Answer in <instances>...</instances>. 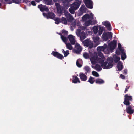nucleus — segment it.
I'll use <instances>...</instances> for the list:
<instances>
[{
	"label": "nucleus",
	"instance_id": "nucleus-1",
	"mask_svg": "<svg viewBox=\"0 0 134 134\" xmlns=\"http://www.w3.org/2000/svg\"><path fill=\"white\" fill-rule=\"evenodd\" d=\"M105 45V44H104L103 46L98 47L97 48V50L98 51V54L100 57L98 58L97 56L93 57L90 58V60L92 64L96 63H99L101 64V66L103 68L108 69L113 67V59L111 57H109L107 59V62H104L105 59L100 51L103 52Z\"/></svg>",
	"mask_w": 134,
	"mask_h": 134
},
{
	"label": "nucleus",
	"instance_id": "nucleus-2",
	"mask_svg": "<svg viewBox=\"0 0 134 134\" xmlns=\"http://www.w3.org/2000/svg\"><path fill=\"white\" fill-rule=\"evenodd\" d=\"M55 5L56 7L57 12L58 15L60 16L64 12V15L66 17L68 21L71 22L72 26L75 27L76 25V21L71 14L65 10L64 8L61 7L58 3H55Z\"/></svg>",
	"mask_w": 134,
	"mask_h": 134
},
{
	"label": "nucleus",
	"instance_id": "nucleus-3",
	"mask_svg": "<svg viewBox=\"0 0 134 134\" xmlns=\"http://www.w3.org/2000/svg\"><path fill=\"white\" fill-rule=\"evenodd\" d=\"M116 42L115 41L113 40L109 44L108 47L105 46L103 52L105 54H108L109 52H112L116 46Z\"/></svg>",
	"mask_w": 134,
	"mask_h": 134
},
{
	"label": "nucleus",
	"instance_id": "nucleus-4",
	"mask_svg": "<svg viewBox=\"0 0 134 134\" xmlns=\"http://www.w3.org/2000/svg\"><path fill=\"white\" fill-rule=\"evenodd\" d=\"M93 14L91 13L89 15V14H85L82 17V19L83 21H85L84 25L86 26L90 25L92 20L94 19Z\"/></svg>",
	"mask_w": 134,
	"mask_h": 134
},
{
	"label": "nucleus",
	"instance_id": "nucleus-5",
	"mask_svg": "<svg viewBox=\"0 0 134 134\" xmlns=\"http://www.w3.org/2000/svg\"><path fill=\"white\" fill-rule=\"evenodd\" d=\"M85 28L83 26H80L79 27L76 32L77 35L80 37L81 40H83L86 38V34L85 32L82 31L83 30H84Z\"/></svg>",
	"mask_w": 134,
	"mask_h": 134
},
{
	"label": "nucleus",
	"instance_id": "nucleus-6",
	"mask_svg": "<svg viewBox=\"0 0 134 134\" xmlns=\"http://www.w3.org/2000/svg\"><path fill=\"white\" fill-rule=\"evenodd\" d=\"M112 37V33L108 32L104 33L102 35V38L105 41H107L108 39H111Z\"/></svg>",
	"mask_w": 134,
	"mask_h": 134
},
{
	"label": "nucleus",
	"instance_id": "nucleus-7",
	"mask_svg": "<svg viewBox=\"0 0 134 134\" xmlns=\"http://www.w3.org/2000/svg\"><path fill=\"white\" fill-rule=\"evenodd\" d=\"M93 30L94 34H97L98 32L99 35L101 34L103 31V28L97 26H95L93 28Z\"/></svg>",
	"mask_w": 134,
	"mask_h": 134
},
{
	"label": "nucleus",
	"instance_id": "nucleus-8",
	"mask_svg": "<svg viewBox=\"0 0 134 134\" xmlns=\"http://www.w3.org/2000/svg\"><path fill=\"white\" fill-rule=\"evenodd\" d=\"M81 4V1L78 0H76L73 3L70 5V7L75 10H76L79 8Z\"/></svg>",
	"mask_w": 134,
	"mask_h": 134
},
{
	"label": "nucleus",
	"instance_id": "nucleus-9",
	"mask_svg": "<svg viewBox=\"0 0 134 134\" xmlns=\"http://www.w3.org/2000/svg\"><path fill=\"white\" fill-rule=\"evenodd\" d=\"M75 44V47L73 50V52L77 54L79 53L82 50V48L79 44L76 43Z\"/></svg>",
	"mask_w": 134,
	"mask_h": 134
},
{
	"label": "nucleus",
	"instance_id": "nucleus-10",
	"mask_svg": "<svg viewBox=\"0 0 134 134\" xmlns=\"http://www.w3.org/2000/svg\"><path fill=\"white\" fill-rule=\"evenodd\" d=\"M61 37L62 41L65 43L67 48L70 50H72L73 47L71 44L70 43H66L67 40V38L63 35H61Z\"/></svg>",
	"mask_w": 134,
	"mask_h": 134
},
{
	"label": "nucleus",
	"instance_id": "nucleus-11",
	"mask_svg": "<svg viewBox=\"0 0 134 134\" xmlns=\"http://www.w3.org/2000/svg\"><path fill=\"white\" fill-rule=\"evenodd\" d=\"M83 43L84 46L89 47L90 48H92L93 47V43L91 40L88 39H86L83 41Z\"/></svg>",
	"mask_w": 134,
	"mask_h": 134
},
{
	"label": "nucleus",
	"instance_id": "nucleus-12",
	"mask_svg": "<svg viewBox=\"0 0 134 134\" xmlns=\"http://www.w3.org/2000/svg\"><path fill=\"white\" fill-rule=\"evenodd\" d=\"M125 97L124 103L125 105H129L130 104V103L128 100H132V97L131 96H128L127 94H126L125 95Z\"/></svg>",
	"mask_w": 134,
	"mask_h": 134
},
{
	"label": "nucleus",
	"instance_id": "nucleus-13",
	"mask_svg": "<svg viewBox=\"0 0 134 134\" xmlns=\"http://www.w3.org/2000/svg\"><path fill=\"white\" fill-rule=\"evenodd\" d=\"M84 2L87 7L90 9L93 8V3L91 0H85Z\"/></svg>",
	"mask_w": 134,
	"mask_h": 134
},
{
	"label": "nucleus",
	"instance_id": "nucleus-14",
	"mask_svg": "<svg viewBox=\"0 0 134 134\" xmlns=\"http://www.w3.org/2000/svg\"><path fill=\"white\" fill-rule=\"evenodd\" d=\"M43 15L44 16L46 17L47 19L49 18L51 19H53L55 16L54 14L53 13L51 12H49L48 13H43Z\"/></svg>",
	"mask_w": 134,
	"mask_h": 134
},
{
	"label": "nucleus",
	"instance_id": "nucleus-15",
	"mask_svg": "<svg viewBox=\"0 0 134 134\" xmlns=\"http://www.w3.org/2000/svg\"><path fill=\"white\" fill-rule=\"evenodd\" d=\"M92 39L94 44V47H95L100 44L99 38V37L93 36Z\"/></svg>",
	"mask_w": 134,
	"mask_h": 134
},
{
	"label": "nucleus",
	"instance_id": "nucleus-16",
	"mask_svg": "<svg viewBox=\"0 0 134 134\" xmlns=\"http://www.w3.org/2000/svg\"><path fill=\"white\" fill-rule=\"evenodd\" d=\"M68 38L70 42L72 44H74L76 42L75 37L72 35H69L68 36Z\"/></svg>",
	"mask_w": 134,
	"mask_h": 134
},
{
	"label": "nucleus",
	"instance_id": "nucleus-17",
	"mask_svg": "<svg viewBox=\"0 0 134 134\" xmlns=\"http://www.w3.org/2000/svg\"><path fill=\"white\" fill-rule=\"evenodd\" d=\"M102 24L106 27L107 29L108 30L110 31L111 30L112 28L111 24L108 21H107L103 22Z\"/></svg>",
	"mask_w": 134,
	"mask_h": 134
},
{
	"label": "nucleus",
	"instance_id": "nucleus-18",
	"mask_svg": "<svg viewBox=\"0 0 134 134\" xmlns=\"http://www.w3.org/2000/svg\"><path fill=\"white\" fill-rule=\"evenodd\" d=\"M79 76L81 81H86L87 79V77L86 75L83 73H80Z\"/></svg>",
	"mask_w": 134,
	"mask_h": 134
},
{
	"label": "nucleus",
	"instance_id": "nucleus-19",
	"mask_svg": "<svg viewBox=\"0 0 134 134\" xmlns=\"http://www.w3.org/2000/svg\"><path fill=\"white\" fill-rule=\"evenodd\" d=\"M126 110L127 112L129 114H132L134 112L133 107L131 106H129L127 107Z\"/></svg>",
	"mask_w": 134,
	"mask_h": 134
},
{
	"label": "nucleus",
	"instance_id": "nucleus-20",
	"mask_svg": "<svg viewBox=\"0 0 134 134\" xmlns=\"http://www.w3.org/2000/svg\"><path fill=\"white\" fill-rule=\"evenodd\" d=\"M38 7L39 8L41 11H47L48 10V9L46 6L43 5L42 4H40L38 6Z\"/></svg>",
	"mask_w": 134,
	"mask_h": 134
},
{
	"label": "nucleus",
	"instance_id": "nucleus-21",
	"mask_svg": "<svg viewBox=\"0 0 134 134\" xmlns=\"http://www.w3.org/2000/svg\"><path fill=\"white\" fill-rule=\"evenodd\" d=\"M52 54L60 59H62L64 58L63 55L57 52H53L52 53Z\"/></svg>",
	"mask_w": 134,
	"mask_h": 134
},
{
	"label": "nucleus",
	"instance_id": "nucleus-22",
	"mask_svg": "<svg viewBox=\"0 0 134 134\" xmlns=\"http://www.w3.org/2000/svg\"><path fill=\"white\" fill-rule=\"evenodd\" d=\"M86 9V8L84 6H82L80 9L79 14L81 15H82V14L85 12Z\"/></svg>",
	"mask_w": 134,
	"mask_h": 134
},
{
	"label": "nucleus",
	"instance_id": "nucleus-23",
	"mask_svg": "<svg viewBox=\"0 0 134 134\" xmlns=\"http://www.w3.org/2000/svg\"><path fill=\"white\" fill-rule=\"evenodd\" d=\"M72 82L74 83H80V81L78 78L76 76H74L73 77Z\"/></svg>",
	"mask_w": 134,
	"mask_h": 134
},
{
	"label": "nucleus",
	"instance_id": "nucleus-24",
	"mask_svg": "<svg viewBox=\"0 0 134 134\" xmlns=\"http://www.w3.org/2000/svg\"><path fill=\"white\" fill-rule=\"evenodd\" d=\"M117 68L118 69V70L119 71H120L122 69L123 66L122 62H119L118 63L117 65Z\"/></svg>",
	"mask_w": 134,
	"mask_h": 134
},
{
	"label": "nucleus",
	"instance_id": "nucleus-25",
	"mask_svg": "<svg viewBox=\"0 0 134 134\" xmlns=\"http://www.w3.org/2000/svg\"><path fill=\"white\" fill-rule=\"evenodd\" d=\"M85 29L84 30H85L86 32L87 35L90 34L92 31V29L90 27H85L84 26Z\"/></svg>",
	"mask_w": 134,
	"mask_h": 134
},
{
	"label": "nucleus",
	"instance_id": "nucleus-26",
	"mask_svg": "<svg viewBox=\"0 0 134 134\" xmlns=\"http://www.w3.org/2000/svg\"><path fill=\"white\" fill-rule=\"evenodd\" d=\"M82 61L80 59H78L76 61V64L77 66L79 67H81L82 66Z\"/></svg>",
	"mask_w": 134,
	"mask_h": 134
},
{
	"label": "nucleus",
	"instance_id": "nucleus-27",
	"mask_svg": "<svg viewBox=\"0 0 134 134\" xmlns=\"http://www.w3.org/2000/svg\"><path fill=\"white\" fill-rule=\"evenodd\" d=\"M84 69L86 74H87V73H89L90 72V68L88 66H85Z\"/></svg>",
	"mask_w": 134,
	"mask_h": 134
},
{
	"label": "nucleus",
	"instance_id": "nucleus-28",
	"mask_svg": "<svg viewBox=\"0 0 134 134\" xmlns=\"http://www.w3.org/2000/svg\"><path fill=\"white\" fill-rule=\"evenodd\" d=\"M122 53L121 54V58L122 60H124L126 58V55L124 50L121 52Z\"/></svg>",
	"mask_w": 134,
	"mask_h": 134
},
{
	"label": "nucleus",
	"instance_id": "nucleus-29",
	"mask_svg": "<svg viewBox=\"0 0 134 134\" xmlns=\"http://www.w3.org/2000/svg\"><path fill=\"white\" fill-rule=\"evenodd\" d=\"M45 4L47 5H53V3L52 2V0H43Z\"/></svg>",
	"mask_w": 134,
	"mask_h": 134
},
{
	"label": "nucleus",
	"instance_id": "nucleus-30",
	"mask_svg": "<svg viewBox=\"0 0 134 134\" xmlns=\"http://www.w3.org/2000/svg\"><path fill=\"white\" fill-rule=\"evenodd\" d=\"M95 82L97 84H102L104 83V81L101 79H97L96 80Z\"/></svg>",
	"mask_w": 134,
	"mask_h": 134
},
{
	"label": "nucleus",
	"instance_id": "nucleus-31",
	"mask_svg": "<svg viewBox=\"0 0 134 134\" xmlns=\"http://www.w3.org/2000/svg\"><path fill=\"white\" fill-rule=\"evenodd\" d=\"M94 68L96 70L98 71H100L102 69L100 65L98 64H97L94 67Z\"/></svg>",
	"mask_w": 134,
	"mask_h": 134
},
{
	"label": "nucleus",
	"instance_id": "nucleus-32",
	"mask_svg": "<svg viewBox=\"0 0 134 134\" xmlns=\"http://www.w3.org/2000/svg\"><path fill=\"white\" fill-rule=\"evenodd\" d=\"M95 81V79L94 78L91 77H90L88 80L89 82L91 84H93Z\"/></svg>",
	"mask_w": 134,
	"mask_h": 134
},
{
	"label": "nucleus",
	"instance_id": "nucleus-33",
	"mask_svg": "<svg viewBox=\"0 0 134 134\" xmlns=\"http://www.w3.org/2000/svg\"><path fill=\"white\" fill-rule=\"evenodd\" d=\"M62 22L64 24H67V21L66 18H65L62 17L61 19Z\"/></svg>",
	"mask_w": 134,
	"mask_h": 134
},
{
	"label": "nucleus",
	"instance_id": "nucleus-34",
	"mask_svg": "<svg viewBox=\"0 0 134 134\" xmlns=\"http://www.w3.org/2000/svg\"><path fill=\"white\" fill-rule=\"evenodd\" d=\"M62 52L64 53V55L65 57H66L68 54H69V51L68 50H67L65 51L64 49H62Z\"/></svg>",
	"mask_w": 134,
	"mask_h": 134
},
{
	"label": "nucleus",
	"instance_id": "nucleus-35",
	"mask_svg": "<svg viewBox=\"0 0 134 134\" xmlns=\"http://www.w3.org/2000/svg\"><path fill=\"white\" fill-rule=\"evenodd\" d=\"M113 58L114 59V61L115 62H117L119 61L120 58V57L116 56V55H114L113 56Z\"/></svg>",
	"mask_w": 134,
	"mask_h": 134
},
{
	"label": "nucleus",
	"instance_id": "nucleus-36",
	"mask_svg": "<svg viewBox=\"0 0 134 134\" xmlns=\"http://www.w3.org/2000/svg\"><path fill=\"white\" fill-rule=\"evenodd\" d=\"M83 55L84 58L86 59L88 58L89 57L88 54L86 52H85L83 53Z\"/></svg>",
	"mask_w": 134,
	"mask_h": 134
},
{
	"label": "nucleus",
	"instance_id": "nucleus-37",
	"mask_svg": "<svg viewBox=\"0 0 134 134\" xmlns=\"http://www.w3.org/2000/svg\"><path fill=\"white\" fill-rule=\"evenodd\" d=\"M92 74L93 75L96 77H98L99 76V75L95 71H93L92 72Z\"/></svg>",
	"mask_w": 134,
	"mask_h": 134
},
{
	"label": "nucleus",
	"instance_id": "nucleus-38",
	"mask_svg": "<svg viewBox=\"0 0 134 134\" xmlns=\"http://www.w3.org/2000/svg\"><path fill=\"white\" fill-rule=\"evenodd\" d=\"M118 48L120 52H122V51L124 50L121 47V45L120 43H119L118 44Z\"/></svg>",
	"mask_w": 134,
	"mask_h": 134
},
{
	"label": "nucleus",
	"instance_id": "nucleus-39",
	"mask_svg": "<svg viewBox=\"0 0 134 134\" xmlns=\"http://www.w3.org/2000/svg\"><path fill=\"white\" fill-rule=\"evenodd\" d=\"M69 11L72 14H73L74 12V10H75L74 9L71 8H69Z\"/></svg>",
	"mask_w": 134,
	"mask_h": 134
},
{
	"label": "nucleus",
	"instance_id": "nucleus-40",
	"mask_svg": "<svg viewBox=\"0 0 134 134\" xmlns=\"http://www.w3.org/2000/svg\"><path fill=\"white\" fill-rule=\"evenodd\" d=\"M55 21V23L57 24H59V23L61 22L60 20L58 18H57Z\"/></svg>",
	"mask_w": 134,
	"mask_h": 134
},
{
	"label": "nucleus",
	"instance_id": "nucleus-41",
	"mask_svg": "<svg viewBox=\"0 0 134 134\" xmlns=\"http://www.w3.org/2000/svg\"><path fill=\"white\" fill-rule=\"evenodd\" d=\"M21 0H12L15 3L19 4L21 2Z\"/></svg>",
	"mask_w": 134,
	"mask_h": 134
},
{
	"label": "nucleus",
	"instance_id": "nucleus-42",
	"mask_svg": "<svg viewBox=\"0 0 134 134\" xmlns=\"http://www.w3.org/2000/svg\"><path fill=\"white\" fill-rule=\"evenodd\" d=\"M31 4L33 6H35L36 5V4L35 3V2L34 1H32L31 2Z\"/></svg>",
	"mask_w": 134,
	"mask_h": 134
},
{
	"label": "nucleus",
	"instance_id": "nucleus-43",
	"mask_svg": "<svg viewBox=\"0 0 134 134\" xmlns=\"http://www.w3.org/2000/svg\"><path fill=\"white\" fill-rule=\"evenodd\" d=\"M62 32L63 33L65 34V35H67V34H68V31H66L64 30H62Z\"/></svg>",
	"mask_w": 134,
	"mask_h": 134
},
{
	"label": "nucleus",
	"instance_id": "nucleus-44",
	"mask_svg": "<svg viewBox=\"0 0 134 134\" xmlns=\"http://www.w3.org/2000/svg\"><path fill=\"white\" fill-rule=\"evenodd\" d=\"M120 77L123 79H124L125 78V77L123 75L121 74L120 75Z\"/></svg>",
	"mask_w": 134,
	"mask_h": 134
},
{
	"label": "nucleus",
	"instance_id": "nucleus-45",
	"mask_svg": "<svg viewBox=\"0 0 134 134\" xmlns=\"http://www.w3.org/2000/svg\"><path fill=\"white\" fill-rule=\"evenodd\" d=\"M23 2H24L26 3H27L29 2H30L29 0H23Z\"/></svg>",
	"mask_w": 134,
	"mask_h": 134
},
{
	"label": "nucleus",
	"instance_id": "nucleus-46",
	"mask_svg": "<svg viewBox=\"0 0 134 134\" xmlns=\"http://www.w3.org/2000/svg\"><path fill=\"white\" fill-rule=\"evenodd\" d=\"M124 73L125 74H127V70L126 69H124Z\"/></svg>",
	"mask_w": 134,
	"mask_h": 134
},
{
	"label": "nucleus",
	"instance_id": "nucleus-47",
	"mask_svg": "<svg viewBox=\"0 0 134 134\" xmlns=\"http://www.w3.org/2000/svg\"><path fill=\"white\" fill-rule=\"evenodd\" d=\"M116 53L118 55H119L120 54V53L118 51H116Z\"/></svg>",
	"mask_w": 134,
	"mask_h": 134
},
{
	"label": "nucleus",
	"instance_id": "nucleus-48",
	"mask_svg": "<svg viewBox=\"0 0 134 134\" xmlns=\"http://www.w3.org/2000/svg\"><path fill=\"white\" fill-rule=\"evenodd\" d=\"M77 25L78 26H80V22H78L77 23Z\"/></svg>",
	"mask_w": 134,
	"mask_h": 134
},
{
	"label": "nucleus",
	"instance_id": "nucleus-49",
	"mask_svg": "<svg viewBox=\"0 0 134 134\" xmlns=\"http://www.w3.org/2000/svg\"><path fill=\"white\" fill-rule=\"evenodd\" d=\"M35 0L37 2H39L41 1V0Z\"/></svg>",
	"mask_w": 134,
	"mask_h": 134
},
{
	"label": "nucleus",
	"instance_id": "nucleus-50",
	"mask_svg": "<svg viewBox=\"0 0 134 134\" xmlns=\"http://www.w3.org/2000/svg\"><path fill=\"white\" fill-rule=\"evenodd\" d=\"M128 91V89L127 88H126L125 90V93L127 91Z\"/></svg>",
	"mask_w": 134,
	"mask_h": 134
},
{
	"label": "nucleus",
	"instance_id": "nucleus-51",
	"mask_svg": "<svg viewBox=\"0 0 134 134\" xmlns=\"http://www.w3.org/2000/svg\"><path fill=\"white\" fill-rule=\"evenodd\" d=\"M6 1L9 2L11 0H5Z\"/></svg>",
	"mask_w": 134,
	"mask_h": 134
},
{
	"label": "nucleus",
	"instance_id": "nucleus-52",
	"mask_svg": "<svg viewBox=\"0 0 134 134\" xmlns=\"http://www.w3.org/2000/svg\"><path fill=\"white\" fill-rule=\"evenodd\" d=\"M53 1L54 2H56L58 1V0H53Z\"/></svg>",
	"mask_w": 134,
	"mask_h": 134
},
{
	"label": "nucleus",
	"instance_id": "nucleus-53",
	"mask_svg": "<svg viewBox=\"0 0 134 134\" xmlns=\"http://www.w3.org/2000/svg\"><path fill=\"white\" fill-rule=\"evenodd\" d=\"M92 67L93 68H94V67L93 66H92Z\"/></svg>",
	"mask_w": 134,
	"mask_h": 134
},
{
	"label": "nucleus",
	"instance_id": "nucleus-54",
	"mask_svg": "<svg viewBox=\"0 0 134 134\" xmlns=\"http://www.w3.org/2000/svg\"><path fill=\"white\" fill-rule=\"evenodd\" d=\"M8 3H11V2H8Z\"/></svg>",
	"mask_w": 134,
	"mask_h": 134
}]
</instances>
